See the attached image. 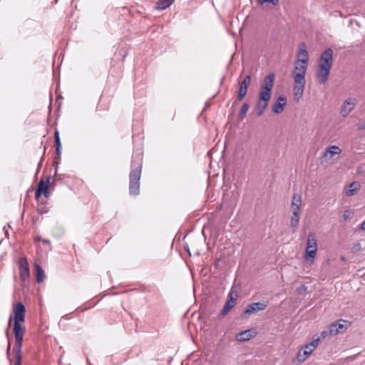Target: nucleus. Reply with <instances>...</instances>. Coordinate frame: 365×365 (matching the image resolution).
<instances>
[{
	"mask_svg": "<svg viewBox=\"0 0 365 365\" xmlns=\"http://www.w3.org/2000/svg\"><path fill=\"white\" fill-rule=\"evenodd\" d=\"M333 63V50L330 48L323 51L319 59L317 76L321 84H325L329 78Z\"/></svg>",
	"mask_w": 365,
	"mask_h": 365,
	"instance_id": "f257e3e1",
	"label": "nucleus"
},
{
	"mask_svg": "<svg viewBox=\"0 0 365 365\" xmlns=\"http://www.w3.org/2000/svg\"><path fill=\"white\" fill-rule=\"evenodd\" d=\"M141 170L142 162L140 160L135 162L133 160L129 175V193L131 195H138L140 194Z\"/></svg>",
	"mask_w": 365,
	"mask_h": 365,
	"instance_id": "f03ea898",
	"label": "nucleus"
},
{
	"mask_svg": "<svg viewBox=\"0 0 365 365\" xmlns=\"http://www.w3.org/2000/svg\"><path fill=\"white\" fill-rule=\"evenodd\" d=\"M13 331L15 336V344L13 348L15 358L14 365H21V348L26 328L21 325V322H14Z\"/></svg>",
	"mask_w": 365,
	"mask_h": 365,
	"instance_id": "7ed1b4c3",
	"label": "nucleus"
},
{
	"mask_svg": "<svg viewBox=\"0 0 365 365\" xmlns=\"http://www.w3.org/2000/svg\"><path fill=\"white\" fill-rule=\"evenodd\" d=\"M274 73H270L264 78L261 85L258 101L269 103L274 86Z\"/></svg>",
	"mask_w": 365,
	"mask_h": 365,
	"instance_id": "20e7f679",
	"label": "nucleus"
},
{
	"mask_svg": "<svg viewBox=\"0 0 365 365\" xmlns=\"http://www.w3.org/2000/svg\"><path fill=\"white\" fill-rule=\"evenodd\" d=\"M267 306V301H262L249 304L247 306L246 309L244 310L242 315L244 317L250 316L252 314L257 313L259 311L264 310Z\"/></svg>",
	"mask_w": 365,
	"mask_h": 365,
	"instance_id": "39448f33",
	"label": "nucleus"
},
{
	"mask_svg": "<svg viewBox=\"0 0 365 365\" xmlns=\"http://www.w3.org/2000/svg\"><path fill=\"white\" fill-rule=\"evenodd\" d=\"M14 315L11 316L9 321L13 319L14 322H24L25 320L26 307L21 302H17L13 308Z\"/></svg>",
	"mask_w": 365,
	"mask_h": 365,
	"instance_id": "423d86ee",
	"label": "nucleus"
},
{
	"mask_svg": "<svg viewBox=\"0 0 365 365\" xmlns=\"http://www.w3.org/2000/svg\"><path fill=\"white\" fill-rule=\"evenodd\" d=\"M317 250V240L314 233H309L307 237L306 247V259L314 258Z\"/></svg>",
	"mask_w": 365,
	"mask_h": 365,
	"instance_id": "0eeeda50",
	"label": "nucleus"
},
{
	"mask_svg": "<svg viewBox=\"0 0 365 365\" xmlns=\"http://www.w3.org/2000/svg\"><path fill=\"white\" fill-rule=\"evenodd\" d=\"M319 338H317V339H314L312 342L307 344L304 346V349L303 351H299L297 355V359L299 362L302 363L304 362L307 357L311 354V353L314 350V349L319 344Z\"/></svg>",
	"mask_w": 365,
	"mask_h": 365,
	"instance_id": "6e6552de",
	"label": "nucleus"
},
{
	"mask_svg": "<svg viewBox=\"0 0 365 365\" xmlns=\"http://www.w3.org/2000/svg\"><path fill=\"white\" fill-rule=\"evenodd\" d=\"M307 64H303L302 62L296 61L294 70L293 72V78L294 81L298 82L305 81V74L307 71Z\"/></svg>",
	"mask_w": 365,
	"mask_h": 365,
	"instance_id": "1a4fd4ad",
	"label": "nucleus"
},
{
	"mask_svg": "<svg viewBox=\"0 0 365 365\" xmlns=\"http://www.w3.org/2000/svg\"><path fill=\"white\" fill-rule=\"evenodd\" d=\"M229 299L225 302L221 312L220 316L224 317L227 315L230 311L235 307L238 297L237 292H230L229 293Z\"/></svg>",
	"mask_w": 365,
	"mask_h": 365,
	"instance_id": "9d476101",
	"label": "nucleus"
},
{
	"mask_svg": "<svg viewBox=\"0 0 365 365\" xmlns=\"http://www.w3.org/2000/svg\"><path fill=\"white\" fill-rule=\"evenodd\" d=\"M250 82L251 76L248 75L245 76L242 81L240 83L237 101L234 103V104L237 103V101H242L245 98V96L247 94V88L250 86Z\"/></svg>",
	"mask_w": 365,
	"mask_h": 365,
	"instance_id": "9b49d317",
	"label": "nucleus"
},
{
	"mask_svg": "<svg viewBox=\"0 0 365 365\" xmlns=\"http://www.w3.org/2000/svg\"><path fill=\"white\" fill-rule=\"evenodd\" d=\"M356 104L355 98H348L346 99L342 104L341 108V114L346 117L347 116L350 112L354 109Z\"/></svg>",
	"mask_w": 365,
	"mask_h": 365,
	"instance_id": "f8f14e48",
	"label": "nucleus"
},
{
	"mask_svg": "<svg viewBox=\"0 0 365 365\" xmlns=\"http://www.w3.org/2000/svg\"><path fill=\"white\" fill-rule=\"evenodd\" d=\"M302 205V197L299 194H294L292 196L291 203V211L292 213L300 214V208Z\"/></svg>",
	"mask_w": 365,
	"mask_h": 365,
	"instance_id": "ddd939ff",
	"label": "nucleus"
},
{
	"mask_svg": "<svg viewBox=\"0 0 365 365\" xmlns=\"http://www.w3.org/2000/svg\"><path fill=\"white\" fill-rule=\"evenodd\" d=\"M287 98L284 96L281 95L277 98V102L273 105L272 110L274 113H281L286 106Z\"/></svg>",
	"mask_w": 365,
	"mask_h": 365,
	"instance_id": "4468645a",
	"label": "nucleus"
},
{
	"mask_svg": "<svg viewBox=\"0 0 365 365\" xmlns=\"http://www.w3.org/2000/svg\"><path fill=\"white\" fill-rule=\"evenodd\" d=\"M20 275L22 279H25L29 277V269L27 259L21 258L19 260Z\"/></svg>",
	"mask_w": 365,
	"mask_h": 365,
	"instance_id": "2eb2a0df",
	"label": "nucleus"
},
{
	"mask_svg": "<svg viewBox=\"0 0 365 365\" xmlns=\"http://www.w3.org/2000/svg\"><path fill=\"white\" fill-rule=\"evenodd\" d=\"M299 58L297 61L302 62L303 64H307L309 60V54L306 49V44L302 43L300 44V48L297 54Z\"/></svg>",
	"mask_w": 365,
	"mask_h": 365,
	"instance_id": "dca6fc26",
	"label": "nucleus"
},
{
	"mask_svg": "<svg viewBox=\"0 0 365 365\" xmlns=\"http://www.w3.org/2000/svg\"><path fill=\"white\" fill-rule=\"evenodd\" d=\"M341 152L339 147L336 145L329 146L323 153V157L327 160H331L334 155L339 154Z\"/></svg>",
	"mask_w": 365,
	"mask_h": 365,
	"instance_id": "f3484780",
	"label": "nucleus"
},
{
	"mask_svg": "<svg viewBox=\"0 0 365 365\" xmlns=\"http://www.w3.org/2000/svg\"><path fill=\"white\" fill-rule=\"evenodd\" d=\"M304 86L305 81H301L299 82H298L297 81H294V97L296 99L299 100L303 95Z\"/></svg>",
	"mask_w": 365,
	"mask_h": 365,
	"instance_id": "a211bd4d",
	"label": "nucleus"
},
{
	"mask_svg": "<svg viewBox=\"0 0 365 365\" xmlns=\"http://www.w3.org/2000/svg\"><path fill=\"white\" fill-rule=\"evenodd\" d=\"M175 0H158L155 6V9L159 11L165 10L173 4Z\"/></svg>",
	"mask_w": 365,
	"mask_h": 365,
	"instance_id": "6ab92c4d",
	"label": "nucleus"
},
{
	"mask_svg": "<svg viewBox=\"0 0 365 365\" xmlns=\"http://www.w3.org/2000/svg\"><path fill=\"white\" fill-rule=\"evenodd\" d=\"M34 268L36 272V282L38 283L42 282L46 278L44 270L39 264L36 263L34 264Z\"/></svg>",
	"mask_w": 365,
	"mask_h": 365,
	"instance_id": "aec40b11",
	"label": "nucleus"
},
{
	"mask_svg": "<svg viewBox=\"0 0 365 365\" xmlns=\"http://www.w3.org/2000/svg\"><path fill=\"white\" fill-rule=\"evenodd\" d=\"M253 332L250 330L242 331L237 336V339L240 341H245L250 340L253 336Z\"/></svg>",
	"mask_w": 365,
	"mask_h": 365,
	"instance_id": "412c9836",
	"label": "nucleus"
},
{
	"mask_svg": "<svg viewBox=\"0 0 365 365\" xmlns=\"http://www.w3.org/2000/svg\"><path fill=\"white\" fill-rule=\"evenodd\" d=\"M51 177H48V179L46 181H44L43 180H41L38 184L36 190H39L40 192H43L45 197H47L48 195V187L49 183V180Z\"/></svg>",
	"mask_w": 365,
	"mask_h": 365,
	"instance_id": "4be33fe9",
	"label": "nucleus"
},
{
	"mask_svg": "<svg viewBox=\"0 0 365 365\" xmlns=\"http://www.w3.org/2000/svg\"><path fill=\"white\" fill-rule=\"evenodd\" d=\"M300 214L292 213V215L290 217V227L292 229V232H294L298 227L299 223Z\"/></svg>",
	"mask_w": 365,
	"mask_h": 365,
	"instance_id": "5701e85b",
	"label": "nucleus"
},
{
	"mask_svg": "<svg viewBox=\"0 0 365 365\" xmlns=\"http://www.w3.org/2000/svg\"><path fill=\"white\" fill-rule=\"evenodd\" d=\"M268 106L267 103L257 101L255 105V110L257 116H261Z\"/></svg>",
	"mask_w": 365,
	"mask_h": 365,
	"instance_id": "b1692460",
	"label": "nucleus"
},
{
	"mask_svg": "<svg viewBox=\"0 0 365 365\" xmlns=\"http://www.w3.org/2000/svg\"><path fill=\"white\" fill-rule=\"evenodd\" d=\"M337 328L339 334L344 333L346 331L347 328L350 326V323L348 321L339 319L336 321Z\"/></svg>",
	"mask_w": 365,
	"mask_h": 365,
	"instance_id": "393cba45",
	"label": "nucleus"
},
{
	"mask_svg": "<svg viewBox=\"0 0 365 365\" xmlns=\"http://www.w3.org/2000/svg\"><path fill=\"white\" fill-rule=\"evenodd\" d=\"M359 184L357 182H353L349 185V188L346 190L347 196H352L355 194L356 190H359Z\"/></svg>",
	"mask_w": 365,
	"mask_h": 365,
	"instance_id": "a878e982",
	"label": "nucleus"
},
{
	"mask_svg": "<svg viewBox=\"0 0 365 365\" xmlns=\"http://www.w3.org/2000/svg\"><path fill=\"white\" fill-rule=\"evenodd\" d=\"M249 108H250V105L247 103H245L242 105V108L240 109L239 115H238L239 119L240 120H242L245 118L246 114H247V111L249 110Z\"/></svg>",
	"mask_w": 365,
	"mask_h": 365,
	"instance_id": "bb28decb",
	"label": "nucleus"
},
{
	"mask_svg": "<svg viewBox=\"0 0 365 365\" xmlns=\"http://www.w3.org/2000/svg\"><path fill=\"white\" fill-rule=\"evenodd\" d=\"M329 334L331 335H336L339 334V329L337 328V324H336V321L335 322H333L331 323L329 326Z\"/></svg>",
	"mask_w": 365,
	"mask_h": 365,
	"instance_id": "cd10ccee",
	"label": "nucleus"
},
{
	"mask_svg": "<svg viewBox=\"0 0 365 365\" xmlns=\"http://www.w3.org/2000/svg\"><path fill=\"white\" fill-rule=\"evenodd\" d=\"M54 140H55L56 148H61V143L60 137H59V132L58 130H55Z\"/></svg>",
	"mask_w": 365,
	"mask_h": 365,
	"instance_id": "c85d7f7f",
	"label": "nucleus"
},
{
	"mask_svg": "<svg viewBox=\"0 0 365 365\" xmlns=\"http://www.w3.org/2000/svg\"><path fill=\"white\" fill-rule=\"evenodd\" d=\"M61 148H56V155L54 158V163L57 165L58 164V160L61 158Z\"/></svg>",
	"mask_w": 365,
	"mask_h": 365,
	"instance_id": "c756f323",
	"label": "nucleus"
},
{
	"mask_svg": "<svg viewBox=\"0 0 365 365\" xmlns=\"http://www.w3.org/2000/svg\"><path fill=\"white\" fill-rule=\"evenodd\" d=\"M279 2V0H259V3L260 4H263L264 3H271L274 6H276Z\"/></svg>",
	"mask_w": 365,
	"mask_h": 365,
	"instance_id": "7c9ffc66",
	"label": "nucleus"
},
{
	"mask_svg": "<svg viewBox=\"0 0 365 365\" xmlns=\"http://www.w3.org/2000/svg\"><path fill=\"white\" fill-rule=\"evenodd\" d=\"M351 214H353V212L350 210H346L344 212L343 217L344 220H347L350 218Z\"/></svg>",
	"mask_w": 365,
	"mask_h": 365,
	"instance_id": "2f4dec72",
	"label": "nucleus"
},
{
	"mask_svg": "<svg viewBox=\"0 0 365 365\" xmlns=\"http://www.w3.org/2000/svg\"><path fill=\"white\" fill-rule=\"evenodd\" d=\"M361 250V246L360 243H356L351 247V250L354 252H359Z\"/></svg>",
	"mask_w": 365,
	"mask_h": 365,
	"instance_id": "473e14b6",
	"label": "nucleus"
},
{
	"mask_svg": "<svg viewBox=\"0 0 365 365\" xmlns=\"http://www.w3.org/2000/svg\"><path fill=\"white\" fill-rule=\"evenodd\" d=\"M321 338L325 339L328 336H331L332 335L329 334V329L328 328L327 330H324L321 332Z\"/></svg>",
	"mask_w": 365,
	"mask_h": 365,
	"instance_id": "72a5a7b5",
	"label": "nucleus"
},
{
	"mask_svg": "<svg viewBox=\"0 0 365 365\" xmlns=\"http://www.w3.org/2000/svg\"><path fill=\"white\" fill-rule=\"evenodd\" d=\"M42 193H43V192H40L38 190H36V192H35V197H36V198L38 199L41 196Z\"/></svg>",
	"mask_w": 365,
	"mask_h": 365,
	"instance_id": "f704fd0d",
	"label": "nucleus"
},
{
	"mask_svg": "<svg viewBox=\"0 0 365 365\" xmlns=\"http://www.w3.org/2000/svg\"><path fill=\"white\" fill-rule=\"evenodd\" d=\"M359 228L361 230H365V220L359 225Z\"/></svg>",
	"mask_w": 365,
	"mask_h": 365,
	"instance_id": "c9c22d12",
	"label": "nucleus"
},
{
	"mask_svg": "<svg viewBox=\"0 0 365 365\" xmlns=\"http://www.w3.org/2000/svg\"><path fill=\"white\" fill-rule=\"evenodd\" d=\"M41 159H43V157L41 158ZM41 163H42V160H41V161L39 162L38 163V168H37V170H36V173L38 172L39 169L41 168Z\"/></svg>",
	"mask_w": 365,
	"mask_h": 365,
	"instance_id": "e433bc0d",
	"label": "nucleus"
},
{
	"mask_svg": "<svg viewBox=\"0 0 365 365\" xmlns=\"http://www.w3.org/2000/svg\"><path fill=\"white\" fill-rule=\"evenodd\" d=\"M71 315V313L68 314H66V315H64L62 318L68 319H70V316Z\"/></svg>",
	"mask_w": 365,
	"mask_h": 365,
	"instance_id": "4c0bfd02",
	"label": "nucleus"
},
{
	"mask_svg": "<svg viewBox=\"0 0 365 365\" xmlns=\"http://www.w3.org/2000/svg\"><path fill=\"white\" fill-rule=\"evenodd\" d=\"M4 231H5V234H6V235H8V230L6 229V226L4 227Z\"/></svg>",
	"mask_w": 365,
	"mask_h": 365,
	"instance_id": "58836bf2",
	"label": "nucleus"
},
{
	"mask_svg": "<svg viewBox=\"0 0 365 365\" xmlns=\"http://www.w3.org/2000/svg\"><path fill=\"white\" fill-rule=\"evenodd\" d=\"M43 242L44 243H49V240H43Z\"/></svg>",
	"mask_w": 365,
	"mask_h": 365,
	"instance_id": "ea45409f",
	"label": "nucleus"
},
{
	"mask_svg": "<svg viewBox=\"0 0 365 365\" xmlns=\"http://www.w3.org/2000/svg\"><path fill=\"white\" fill-rule=\"evenodd\" d=\"M9 349H10V344H9L8 348H7V354H9Z\"/></svg>",
	"mask_w": 365,
	"mask_h": 365,
	"instance_id": "a19ab883",
	"label": "nucleus"
},
{
	"mask_svg": "<svg viewBox=\"0 0 365 365\" xmlns=\"http://www.w3.org/2000/svg\"><path fill=\"white\" fill-rule=\"evenodd\" d=\"M303 289H306V287L304 286H302V287Z\"/></svg>",
	"mask_w": 365,
	"mask_h": 365,
	"instance_id": "79ce46f5",
	"label": "nucleus"
}]
</instances>
